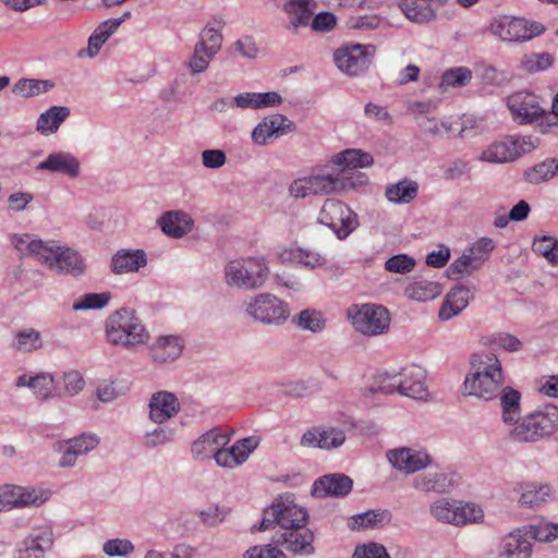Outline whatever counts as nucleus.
I'll return each instance as SVG.
<instances>
[{
    "label": "nucleus",
    "mask_w": 558,
    "mask_h": 558,
    "mask_svg": "<svg viewBox=\"0 0 558 558\" xmlns=\"http://www.w3.org/2000/svg\"><path fill=\"white\" fill-rule=\"evenodd\" d=\"M367 183L368 178L366 174L361 172L355 174L337 172L328 161L325 165L312 168L307 175L292 181L289 192L294 198H306L332 193H348Z\"/></svg>",
    "instance_id": "1"
},
{
    "label": "nucleus",
    "mask_w": 558,
    "mask_h": 558,
    "mask_svg": "<svg viewBox=\"0 0 558 558\" xmlns=\"http://www.w3.org/2000/svg\"><path fill=\"white\" fill-rule=\"evenodd\" d=\"M470 365L463 381V393L484 401L495 399L505 381L500 360L494 353L474 354Z\"/></svg>",
    "instance_id": "2"
},
{
    "label": "nucleus",
    "mask_w": 558,
    "mask_h": 558,
    "mask_svg": "<svg viewBox=\"0 0 558 558\" xmlns=\"http://www.w3.org/2000/svg\"><path fill=\"white\" fill-rule=\"evenodd\" d=\"M558 432V407L546 403L522 416L509 437L520 444H535Z\"/></svg>",
    "instance_id": "3"
},
{
    "label": "nucleus",
    "mask_w": 558,
    "mask_h": 558,
    "mask_svg": "<svg viewBox=\"0 0 558 558\" xmlns=\"http://www.w3.org/2000/svg\"><path fill=\"white\" fill-rule=\"evenodd\" d=\"M107 340L125 349L145 344L149 333L133 310L121 308L106 320Z\"/></svg>",
    "instance_id": "4"
},
{
    "label": "nucleus",
    "mask_w": 558,
    "mask_h": 558,
    "mask_svg": "<svg viewBox=\"0 0 558 558\" xmlns=\"http://www.w3.org/2000/svg\"><path fill=\"white\" fill-rule=\"evenodd\" d=\"M269 275L262 257H246L230 260L225 266V280L229 287L241 290H257L264 286Z\"/></svg>",
    "instance_id": "5"
},
{
    "label": "nucleus",
    "mask_w": 558,
    "mask_h": 558,
    "mask_svg": "<svg viewBox=\"0 0 558 558\" xmlns=\"http://www.w3.org/2000/svg\"><path fill=\"white\" fill-rule=\"evenodd\" d=\"M430 515L439 523L456 526L477 522L483 511L474 504H462L451 498H439L429 505Z\"/></svg>",
    "instance_id": "6"
},
{
    "label": "nucleus",
    "mask_w": 558,
    "mask_h": 558,
    "mask_svg": "<svg viewBox=\"0 0 558 558\" xmlns=\"http://www.w3.org/2000/svg\"><path fill=\"white\" fill-rule=\"evenodd\" d=\"M318 222L330 228L339 240L348 238L359 226L356 214L347 204L335 198L325 201Z\"/></svg>",
    "instance_id": "7"
},
{
    "label": "nucleus",
    "mask_w": 558,
    "mask_h": 558,
    "mask_svg": "<svg viewBox=\"0 0 558 558\" xmlns=\"http://www.w3.org/2000/svg\"><path fill=\"white\" fill-rule=\"evenodd\" d=\"M537 146L538 140L532 136H509L490 144L481 153L478 159L492 163L511 162Z\"/></svg>",
    "instance_id": "8"
},
{
    "label": "nucleus",
    "mask_w": 558,
    "mask_h": 558,
    "mask_svg": "<svg viewBox=\"0 0 558 558\" xmlns=\"http://www.w3.org/2000/svg\"><path fill=\"white\" fill-rule=\"evenodd\" d=\"M307 520L308 512L305 508L289 499L279 500L265 511V517L258 529L265 531L276 523L282 530L281 532H286L294 527L306 526Z\"/></svg>",
    "instance_id": "9"
},
{
    "label": "nucleus",
    "mask_w": 558,
    "mask_h": 558,
    "mask_svg": "<svg viewBox=\"0 0 558 558\" xmlns=\"http://www.w3.org/2000/svg\"><path fill=\"white\" fill-rule=\"evenodd\" d=\"M245 313L256 322L280 325L289 317L288 306L270 293H260L243 303Z\"/></svg>",
    "instance_id": "10"
},
{
    "label": "nucleus",
    "mask_w": 558,
    "mask_h": 558,
    "mask_svg": "<svg viewBox=\"0 0 558 558\" xmlns=\"http://www.w3.org/2000/svg\"><path fill=\"white\" fill-rule=\"evenodd\" d=\"M490 31L505 41H527L542 35L545 27L537 22L502 15L492 22Z\"/></svg>",
    "instance_id": "11"
},
{
    "label": "nucleus",
    "mask_w": 558,
    "mask_h": 558,
    "mask_svg": "<svg viewBox=\"0 0 558 558\" xmlns=\"http://www.w3.org/2000/svg\"><path fill=\"white\" fill-rule=\"evenodd\" d=\"M354 328L366 336H378L388 331L390 314L381 305L363 304L351 314Z\"/></svg>",
    "instance_id": "12"
},
{
    "label": "nucleus",
    "mask_w": 558,
    "mask_h": 558,
    "mask_svg": "<svg viewBox=\"0 0 558 558\" xmlns=\"http://www.w3.org/2000/svg\"><path fill=\"white\" fill-rule=\"evenodd\" d=\"M374 52V46L356 44L336 50L333 58L341 72L350 76H357L368 69Z\"/></svg>",
    "instance_id": "13"
},
{
    "label": "nucleus",
    "mask_w": 558,
    "mask_h": 558,
    "mask_svg": "<svg viewBox=\"0 0 558 558\" xmlns=\"http://www.w3.org/2000/svg\"><path fill=\"white\" fill-rule=\"evenodd\" d=\"M386 458L395 470L407 475L425 470L433 464V458L426 450L411 447L389 449Z\"/></svg>",
    "instance_id": "14"
},
{
    "label": "nucleus",
    "mask_w": 558,
    "mask_h": 558,
    "mask_svg": "<svg viewBox=\"0 0 558 558\" xmlns=\"http://www.w3.org/2000/svg\"><path fill=\"white\" fill-rule=\"evenodd\" d=\"M295 123L283 114H271L264 118L252 131L254 144L264 146L274 138L294 132Z\"/></svg>",
    "instance_id": "15"
},
{
    "label": "nucleus",
    "mask_w": 558,
    "mask_h": 558,
    "mask_svg": "<svg viewBox=\"0 0 558 558\" xmlns=\"http://www.w3.org/2000/svg\"><path fill=\"white\" fill-rule=\"evenodd\" d=\"M52 527L48 524L33 529L21 543L15 558H45V553L53 545Z\"/></svg>",
    "instance_id": "16"
},
{
    "label": "nucleus",
    "mask_w": 558,
    "mask_h": 558,
    "mask_svg": "<svg viewBox=\"0 0 558 558\" xmlns=\"http://www.w3.org/2000/svg\"><path fill=\"white\" fill-rule=\"evenodd\" d=\"M15 386L17 388H29L34 397L39 401L62 398V392L53 375L48 372H40L35 375L22 374L16 378Z\"/></svg>",
    "instance_id": "17"
},
{
    "label": "nucleus",
    "mask_w": 558,
    "mask_h": 558,
    "mask_svg": "<svg viewBox=\"0 0 558 558\" xmlns=\"http://www.w3.org/2000/svg\"><path fill=\"white\" fill-rule=\"evenodd\" d=\"M272 542L277 545H282L294 555L310 556L315 553L313 546L314 534L306 527H294L286 532H276L272 536Z\"/></svg>",
    "instance_id": "18"
},
{
    "label": "nucleus",
    "mask_w": 558,
    "mask_h": 558,
    "mask_svg": "<svg viewBox=\"0 0 558 558\" xmlns=\"http://www.w3.org/2000/svg\"><path fill=\"white\" fill-rule=\"evenodd\" d=\"M507 105L513 119L520 123H532L545 113L539 106L538 97L529 92L511 95Z\"/></svg>",
    "instance_id": "19"
},
{
    "label": "nucleus",
    "mask_w": 558,
    "mask_h": 558,
    "mask_svg": "<svg viewBox=\"0 0 558 558\" xmlns=\"http://www.w3.org/2000/svg\"><path fill=\"white\" fill-rule=\"evenodd\" d=\"M317 7L316 0H284L282 11L288 20L286 29L295 35L301 28L307 27Z\"/></svg>",
    "instance_id": "20"
},
{
    "label": "nucleus",
    "mask_w": 558,
    "mask_h": 558,
    "mask_svg": "<svg viewBox=\"0 0 558 558\" xmlns=\"http://www.w3.org/2000/svg\"><path fill=\"white\" fill-rule=\"evenodd\" d=\"M148 409L149 420L162 425L179 413L180 402L174 393L161 390L151 395Z\"/></svg>",
    "instance_id": "21"
},
{
    "label": "nucleus",
    "mask_w": 558,
    "mask_h": 558,
    "mask_svg": "<svg viewBox=\"0 0 558 558\" xmlns=\"http://www.w3.org/2000/svg\"><path fill=\"white\" fill-rule=\"evenodd\" d=\"M353 487V481L345 474L332 473L318 477L312 486V495L316 498L344 497Z\"/></svg>",
    "instance_id": "22"
},
{
    "label": "nucleus",
    "mask_w": 558,
    "mask_h": 558,
    "mask_svg": "<svg viewBox=\"0 0 558 558\" xmlns=\"http://www.w3.org/2000/svg\"><path fill=\"white\" fill-rule=\"evenodd\" d=\"M229 441L230 437L228 434L218 428H213L193 441L191 453L193 458L197 460H206L211 457L216 460L217 452L220 451L222 447H226Z\"/></svg>",
    "instance_id": "23"
},
{
    "label": "nucleus",
    "mask_w": 558,
    "mask_h": 558,
    "mask_svg": "<svg viewBox=\"0 0 558 558\" xmlns=\"http://www.w3.org/2000/svg\"><path fill=\"white\" fill-rule=\"evenodd\" d=\"M460 483L456 472H428L415 477L413 487L424 493L445 494L451 492Z\"/></svg>",
    "instance_id": "24"
},
{
    "label": "nucleus",
    "mask_w": 558,
    "mask_h": 558,
    "mask_svg": "<svg viewBox=\"0 0 558 558\" xmlns=\"http://www.w3.org/2000/svg\"><path fill=\"white\" fill-rule=\"evenodd\" d=\"M185 347L184 340L177 335L159 336L150 345L149 352L154 363L167 364L177 361Z\"/></svg>",
    "instance_id": "25"
},
{
    "label": "nucleus",
    "mask_w": 558,
    "mask_h": 558,
    "mask_svg": "<svg viewBox=\"0 0 558 558\" xmlns=\"http://www.w3.org/2000/svg\"><path fill=\"white\" fill-rule=\"evenodd\" d=\"M448 0H400L399 8L411 22L425 24L434 21L437 10Z\"/></svg>",
    "instance_id": "26"
},
{
    "label": "nucleus",
    "mask_w": 558,
    "mask_h": 558,
    "mask_svg": "<svg viewBox=\"0 0 558 558\" xmlns=\"http://www.w3.org/2000/svg\"><path fill=\"white\" fill-rule=\"evenodd\" d=\"M525 527L508 533L500 542L499 556L502 558H531L532 544Z\"/></svg>",
    "instance_id": "27"
},
{
    "label": "nucleus",
    "mask_w": 558,
    "mask_h": 558,
    "mask_svg": "<svg viewBox=\"0 0 558 558\" xmlns=\"http://www.w3.org/2000/svg\"><path fill=\"white\" fill-rule=\"evenodd\" d=\"M425 371L416 365L404 368L400 372V395L415 399L425 400L428 390L425 383Z\"/></svg>",
    "instance_id": "28"
},
{
    "label": "nucleus",
    "mask_w": 558,
    "mask_h": 558,
    "mask_svg": "<svg viewBox=\"0 0 558 558\" xmlns=\"http://www.w3.org/2000/svg\"><path fill=\"white\" fill-rule=\"evenodd\" d=\"M36 169L39 171L62 173L70 178H77L81 172V163L71 153L59 150L49 154L37 165Z\"/></svg>",
    "instance_id": "29"
},
{
    "label": "nucleus",
    "mask_w": 558,
    "mask_h": 558,
    "mask_svg": "<svg viewBox=\"0 0 558 558\" xmlns=\"http://www.w3.org/2000/svg\"><path fill=\"white\" fill-rule=\"evenodd\" d=\"M472 293L470 289L462 284H457L447 293L438 312V317L447 322L459 315L470 303Z\"/></svg>",
    "instance_id": "30"
},
{
    "label": "nucleus",
    "mask_w": 558,
    "mask_h": 558,
    "mask_svg": "<svg viewBox=\"0 0 558 558\" xmlns=\"http://www.w3.org/2000/svg\"><path fill=\"white\" fill-rule=\"evenodd\" d=\"M499 391L501 421L509 429L514 428L522 418L521 392L509 386L501 388Z\"/></svg>",
    "instance_id": "31"
},
{
    "label": "nucleus",
    "mask_w": 558,
    "mask_h": 558,
    "mask_svg": "<svg viewBox=\"0 0 558 558\" xmlns=\"http://www.w3.org/2000/svg\"><path fill=\"white\" fill-rule=\"evenodd\" d=\"M147 265L143 250H119L111 258L110 269L116 275L137 271Z\"/></svg>",
    "instance_id": "32"
},
{
    "label": "nucleus",
    "mask_w": 558,
    "mask_h": 558,
    "mask_svg": "<svg viewBox=\"0 0 558 558\" xmlns=\"http://www.w3.org/2000/svg\"><path fill=\"white\" fill-rule=\"evenodd\" d=\"M158 226L167 235L180 239L192 231L194 221L185 211L173 210L165 213L158 219Z\"/></svg>",
    "instance_id": "33"
},
{
    "label": "nucleus",
    "mask_w": 558,
    "mask_h": 558,
    "mask_svg": "<svg viewBox=\"0 0 558 558\" xmlns=\"http://www.w3.org/2000/svg\"><path fill=\"white\" fill-rule=\"evenodd\" d=\"M556 497L555 488L547 483H527L522 487L519 502L531 508L545 505Z\"/></svg>",
    "instance_id": "34"
},
{
    "label": "nucleus",
    "mask_w": 558,
    "mask_h": 558,
    "mask_svg": "<svg viewBox=\"0 0 558 558\" xmlns=\"http://www.w3.org/2000/svg\"><path fill=\"white\" fill-rule=\"evenodd\" d=\"M418 183L414 180L404 178L397 183L386 186L385 197L393 204H410L417 197Z\"/></svg>",
    "instance_id": "35"
},
{
    "label": "nucleus",
    "mask_w": 558,
    "mask_h": 558,
    "mask_svg": "<svg viewBox=\"0 0 558 558\" xmlns=\"http://www.w3.org/2000/svg\"><path fill=\"white\" fill-rule=\"evenodd\" d=\"M85 268L86 265L81 254L66 245H62L57 257L56 266L51 269L78 277L85 271Z\"/></svg>",
    "instance_id": "36"
},
{
    "label": "nucleus",
    "mask_w": 558,
    "mask_h": 558,
    "mask_svg": "<svg viewBox=\"0 0 558 558\" xmlns=\"http://www.w3.org/2000/svg\"><path fill=\"white\" fill-rule=\"evenodd\" d=\"M69 116L70 109L68 107L52 106L38 117L36 131L41 135L53 134Z\"/></svg>",
    "instance_id": "37"
},
{
    "label": "nucleus",
    "mask_w": 558,
    "mask_h": 558,
    "mask_svg": "<svg viewBox=\"0 0 558 558\" xmlns=\"http://www.w3.org/2000/svg\"><path fill=\"white\" fill-rule=\"evenodd\" d=\"M329 162L332 168L333 166H339L342 168L357 169L372 166L374 158L369 153L350 148L333 155Z\"/></svg>",
    "instance_id": "38"
},
{
    "label": "nucleus",
    "mask_w": 558,
    "mask_h": 558,
    "mask_svg": "<svg viewBox=\"0 0 558 558\" xmlns=\"http://www.w3.org/2000/svg\"><path fill=\"white\" fill-rule=\"evenodd\" d=\"M442 292L441 286L436 281L415 280L404 289V295L415 302H427L436 299Z\"/></svg>",
    "instance_id": "39"
},
{
    "label": "nucleus",
    "mask_w": 558,
    "mask_h": 558,
    "mask_svg": "<svg viewBox=\"0 0 558 558\" xmlns=\"http://www.w3.org/2000/svg\"><path fill=\"white\" fill-rule=\"evenodd\" d=\"M280 258L282 262H295L308 269L323 267L327 262L326 257L320 253L303 247H295L290 251H284L280 255Z\"/></svg>",
    "instance_id": "40"
},
{
    "label": "nucleus",
    "mask_w": 558,
    "mask_h": 558,
    "mask_svg": "<svg viewBox=\"0 0 558 558\" xmlns=\"http://www.w3.org/2000/svg\"><path fill=\"white\" fill-rule=\"evenodd\" d=\"M44 345L43 336L35 328H23L17 330L12 340V348L21 353L38 351Z\"/></svg>",
    "instance_id": "41"
},
{
    "label": "nucleus",
    "mask_w": 558,
    "mask_h": 558,
    "mask_svg": "<svg viewBox=\"0 0 558 558\" xmlns=\"http://www.w3.org/2000/svg\"><path fill=\"white\" fill-rule=\"evenodd\" d=\"M54 84L48 80L21 78L14 86L12 92L21 97L29 98L49 92Z\"/></svg>",
    "instance_id": "42"
},
{
    "label": "nucleus",
    "mask_w": 558,
    "mask_h": 558,
    "mask_svg": "<svg viewBox=\"0 0 558 558\" xmlns=\"http://www.w3.org/2000/svg\"><path fill=\"white\" fill-rule=\"evenodd\" d=\"M558 173V161L548 159L542 161L524 171V179L531 184H539L550 180Z\"/></svg>",
    "instance_id": "43"
},
{
    "label": "nucleus",
    "mask_w": 558,
    "mask_h": 558,
    "mask_svg": "<svg viewBox=\"0 0 558 558\" xmlns=\"http://www.w3.org/2000/svg\"><path fill=\"white\" fill-rule=\"evenodd\" d=\"M532 250L535 254L543 256L551 266H558V240L555 236H535Z\"/></svg>",
    "instance_id": "44"
},
{
    "label": "nucleus",
    "mask_w": 558,
    "mask_h": 558,
    "mask_svg": "<svg viewBox=\"0 0 558 558\" xmlns=\"http://www.w3.org/2000/svg\"><path fill=\"white\" fill-rule=\"evenodd\" d=\"M61 246L58 241H43L37 238L36 243L33 245V256H36L43 264L51 269L56 266Z\"/></svg>",
    "instance_id": "45"
},
{
    "label": "nucleus",
    "mask_w": 558,
    "mask_h": 558,
    "mask_svg": "<svg viewBox=\"0 0 558 558\" xmlns=\"http://www.w3.org/2000/svg\"><path fill=\"white\" fill-rule=\"evenodd\" d=\"M472 80V71L465 66L449 69L441 75L439 88L446 90L448 87H463Z\"/></svg>",
    "instance_id": "46"
},
{
    "label": "nucleus",
    "mask_w": 558,
    "mask_h": 558,
    "mask_svg": "<svg viewBox=\"0 0 558 558\" xmlns=\"http://www.w3.org/2000/svg\"><path fill=\"white\" fill-rule=\"evenodd\" d=\"M554 63V58L548 52L527 53L520 61V68L529 73H537L549 69Z\"/></svg>",
    "instance_id": "47"
},
{
    "label": "nucleus",
    "mask_w": 558,
    "mask_h": 558,
    "mask_svg": "<svg viewBox=\"0 0 558 558\" xmlns=\"http://www.w3.org/2000/svg\"><path fill=\"white\" fill-rule=\"evenodd\" d=\"M111 294L109 292L102 293H86L77 299L73 305V311H88L101 310L109 303Z\"/></svg>",
    "instance_id": "48"
},
{
    "label": "nucleus",
    "mask_w": 558,
    "mask_h": 558,
    "mask_svg": "<svg viewBox=\"0 0 558 558\" xmlns=\"http://www.w3.org/2000/svg\"><path fill=\"white\" fill-rule=\"evenodd\" d=\"M49 498V494L43 489H36L32 486H20L17 507H39Z\"/></svg>",
    "instance_id": "49"
},
{
    "label": "nucleus",
    "mask_w": 558,
    "mask_h": 558,
    "mask_svg": "<svg viewBox=\"0 0 558 558\" xmlns=\"http://www.w3.org/2000/svg\"><path fill=\"white\" fill-rule=\"evenodd\" d=\"M524 527L530 537L538 542H553L558 538V523L544 521Z\"/></svg>",
    "instance_id": "50"
},
{
    "label": "nucleus",
    "mask_w": 558,
    "mask_h": 558,
    "mask_svg": "<svg viewBox=\"0 0 558 558\" xmlns=\"http://www.w3.org/2000/svg\"><path fill=\"white\" fill-rule=\"evenodd\" d=\"M481 257L477 258L469 250H466L450 266L449 271L452 275H471L473 271L482 267Z\"/></svg>",
    "instance_id": "51"
},
{
    "label": "nucleus",
    "mask_w": 558,
    "mask_h": 558,
    "mask_svg": "<svg viewBox=\"0 0 558 558\" xmlns=\"http://www.w3.org/2000/svg\"><path fill=\"white\" fill-rule=\"evenodd\" d=\"M174 428L159 426L154 428L153 430L145 433L144 446L149 449L165 446L167 444H170L174 439Z\"/></svg>",
    "instance_id": "52"
},
{
    "label": "nucleus",
    "mask_w": 558,
    "mask_h": 558,
    "mask_svg": "<svg viewBox=\"0 0 558 558\" xmlns=\"http://www.w3.org/2000/svg\"><path fill=\"white\" fill-rule=\"evenodd\" d=\"M62 388H59L63 397H74L85 387L83 375L78 371H69L62 375Z\"/></svg>",
    "instance_id": "53"
},
{
    "label": "nucleus",
    "mask_w": 558,
    "mask_h": 558,
    "mask_svg": "<svg viewBox=\"0 0 558 558\" xmlns=\"http://www.w3.org/2000/svg\"><path fill=\"white\" fill-rule=\"evenodd\" d=\"M214 57V53H210V51H206V49L203 48V44H196L189 62L191 73L198 74L205 72Z\"/></svg>",
    "instance_id": "54"
},
{
    "label": "nucleus",
    "mask_w": 558,
    "mask_h": 558,
    "mask_svg": "<svg viewBox=\"0 0 558 558\" xmlns=\"http://www.w3.org/2000/svg\"><path fill=\"white\" fill-rule=\"evenodd\" d=\"M296 325L312 332H318L324 329L325 322L319 312L314 310H304L296 317Z\"/></svg>",
    "instance_id": "55"
},
{
    "label": "nucleus",
    "mask_w": 558,
    "mask_h": 558,
    "mask_svg": "<svg viewBox=\"0 0 558 558\" xmlns=\"http://www.w3.org/2000/svg\"><path fill=\"white\" fill-rule=\"evenodd\" d=\"M134 548L133 543L125 538H112L102 545V551L109 557H126Z\"/></svg>",
    "instance_id": "56"
},
{
    "label": "nucleus",
    "mask_w": 558,
    "mask_h": 558,
    "mask_svg": "<svg viewBox=\"0 0 558 558\" xmlns=\"http://www.w3.org/2000/svg\"><path fill=\"white\" fill-rule=\"evenodd\" d=\"M415 259L407 254H397L388 258L385 263V269L395 274H409L415 267Z\"/></svg>",
    "instance_id": "57"
},
{
    "label": "nucleus",
    "mask_w": 558,
    "mask_h": 558,
    "mask_svg": "<svg viewBox=\"0 0 558 558\" xmlns=\"http://www.w3.org/2000/svg\"><path fill=\"white\" fill-rule=\"evenodd\" d=\"M400 373L395 375L383 374L377 377L376 386L369 390L373 393L380 392L383 395L400 393Z\"/></svg>",
    "instance_id": "58"
},
{
    "label": "nucleus",
    "mask_w": 558,
    "mask_h": 558,
    "mask_svg": "<svg viewBox=\"0 0 558 558\" xmlns=\"http://www.w3.org/2000/svg\"><path fill=\"white\" fill-rule=\"evenodd\" d=\"M383 513L376 510H368L351 517L349 526L351 530L374 527L381 521Z\"/></svg>",
    "instance_id": "59"
},
{
    "label": "nucleus",
    "mask_w": 558,
    "mask_h": 558,
    "mask_svg": "<svg viewBox=\"0 0 558 558\" xmlns=\"http://www.w3.org/2000/svg\"><path fill=\"white\" fill-rule=\"evenodd\" d=\"M20 485L5 484L0 486V512L19 509Z\"/></svg>",
    "instance_id": "60"
},
{
    "label": "nucleus",
    "mask_w": 558,
    "mask_h": 558,
    "mask_svg": "<svg viewBox=\"0 0 558 558\" xmlns=\"http://www.w3.org/2000/svg\"><path fill=\"white\" fill-rule=\"evenodd\" d=\"M197 44H203V48H205L206 51H210V53L216 56L221 48L222 35L213 27H205L199 35Z\"/></svg>",
    "instance_id": "61"
},
{
    "label": "nucleus",
    "mask_w": 558,
    "mask_h": 558,
    "mask_svg": "<svg viewBox=\"0 0 558 558\" xmlns=\"http://www.w3.org/2000/svg\"><path fill=\"white\" fill-rule=\"evenodd\" d=\"M337 24V17L332 12L323 11L312 16L310 25L314 32L328 33L335 28Z\"/></svg>",
    "instance_id": "62"
},
{
    "label": "nucleus",
    "mask_w": 558,
    "mask_h": 558,
    "mask_svg": "<svg viewBox=\"0 0 558 558\" xmlns=\"http://www.w3.org/2000/svg\"><path fill=\"white\" fill-rule=\"evenodd\" d=\"M353 558H390L386 548L377 543L360 545L354 549Z\"/></svg>",
    "instance_id": "63"
},
{
    "label": "nucleus",
    "mask_w": 558,
    "mask_h": 558,
    "mask_svg": "<svg viewBox=\"0 0 558 558\" xmlns=\"http://www.w3.org/2000/svg\"><path fill=\"white\" fill-rule=\"evenodd\" d=\"M244 558H286V555L272 545H264L251 547Z\"/></svg>",
    "instance_id": "64"
}]
</instances>
